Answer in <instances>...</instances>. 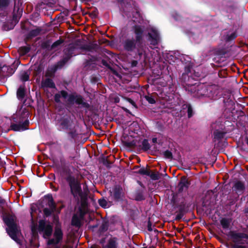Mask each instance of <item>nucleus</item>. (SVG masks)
I'll return each mask as SVG.
<instances>
[{
  "label": "nucleus",
  "instance_id": "7",
  "mask_svg": "<svg viewBox=\"0 0 248 248\" xmlns=\"http://www.w3.org/2000/svg\"><path fill=\"white\" fill-rule=\"evenodd\" d=\"M13 121L16 124L12 123L10 128L8 129L7 131H5L6 133H7L10 130L14 131H21L28 129L29 125V120H25L23 123H22L18 121V118L14 117H13Z\"/></svg>",
  "mask_w": 248,
  "mask_h": 248
},
{
  "label": "nucleus",
  "instance_id": "41",
  "mask_svg": "<svg viewBox=\"0 0 248 248\" xmlns=\"http://www.w3.org/2000/svg\"><path fill=\"white\" fill-rule=\"evenodd\" d=\"M15 25L12 23H6L3 25V28L6 31H9L14 29Z\"/></svg>",
  "mask_w": 248,
  "mask_h": 248
},
{
  "label": "nucleus",
  "instance_id": "17",
  "mask_svg": "<svg viewBox=\"0 0 248 248\" xmlns=\"http://www.w3.org/2000/svg\"><path fill=\"white\" fill-rule=\"evenodd\" d=\"M26 89L25 84L19 86L17 90L16 97L19 100L22 101L26 96Z\"/></svg>",
  "mask_w": 248,
  "mask_h": 248
},
{
  "label": "nucleus",
  "instance_id": "18",
  "mask_svg": "<svg viewBox=\"0 0 248 248\" xmlns=\"http://www.w3.org/2000/svg\"><path fill=\"white\" fill-rule=\"evenodd\" d=\"M223 102L226 108H232L234 105V102L230 94L227 97H224Z\"/></svg>",
  "mask_w": 248,
  "mask_h": 248
},
{
  "label": "nucleus",
  "instance_id": "5",
  "mask_svg": "<svg viewBox=\"0 0 248 248\" xmlns=\"http://www.w3.org/2000/svg\"><path fill=\"white\" fill-rule=\"evenodd\" d=\"M192 87L190 89H188V92L194 97L200 98L203 97H212L210 87L208 88L203 84L196 85Z\"/></svg>",
  "mask_w": 248,
  "mask_h": 248
},
{
  "label": "nucleus",
  "instance_id": "3",
  "mask_svg": "<svg viewBox=\"0 0 248 248\" xmlns=\"http://www.w3.org/2000/svg\"><path fill=\"white\" fill-rule=\"evenodd\" d=\"M61 97L63 99L67 98V102L69 105L72 106L76 104L78 106L81 105V107L87 109L90 108V105L84 101V97L76 93L68 94L66 91L62 90L60 92V93H57L54 95V99L55 102L57 103H60L61 102L60 100Z\"/></svg>",
  "mask_w": 248,
  "mask_h": 248
},
{
  "label": "nucleus",
  "instance_id": "39",
  "mask_svg": "<svg viewBox=\"0 0 248 248\" xmlns=\"http://www.w3.org/2000/svg\"><path fill=\"white\" fill-rule=\"evenodd\" d=\"M7 68L8 69L7 70L6 73H5L6 74H5V76H4V77H9L12 75L16 71L15 68H13V67L9 66H7Z\"/></svg>",
  "mask_w": 248,
  "mask_h": 248
},
{
  "label": "nucleus",
  "instance_id": "53",
  "mask_svg": "<svg viewBox=\"0 0 248 248\" xmlns=\"http://www.w3.org/2000/svg\"><path fill=\"white\" fill-rule=\"evenodd\" d=\"M191 67L190 66H186L185 67V73H188V75H189V74H190V75L191 74Z\"/></svg>",
  "mask_w": 248,
  "mask_h": 248
},
{
  "label": "nucleus",
  "instance_id": "10",
  "mask_svg": "<svg viewBox=\"0 0 248 248\" xmlns=\"http://www.w3.org/2000/svg\"><path fill=\"white\" fill-rule=\"evenodd\" d=\"M87 211L85 207H82L79 209V212L74 215L72 220L73 225L79 227L81 225V222L84 220V216L87 213Z\"/></svg>",
  "mask_w": 248,
  "mask_h": 248
},
{
  "label": "nucleus",
  "instance_id": "27",
  "mask_svg": "<svg viewBox=\"0 0 248 248\" xmlns=\"http://www.w3.org/2000/svg\"><path fill=\"white\" fill-rule=\"evenodd\" d=\"M232 219L230 218H223L220 220V224L224 229H228L230 228Z\"/></svg>",
  "mask_w": 248,
  "mask_h": 248
},
{
  "label": "nucleus",
  "instance_id": "20",
  "mask_svg": "<svg viewBox=\"0 0 248 248\" xmlns=\"http://www.w3.org/2000/svg\"><path fill=\"white\" fill-rule=\"evenodd\" d=\"M18 115L19 118H18V121L23 123L25 120H28L30 113L28 110L27 108H24L22 109L21 113L18 114Z\"/></svg>",
  "mask_w": 248,
  "mask_h": 248
},
{
  "label": "nucleus",
  "instance_id": "23",
  "mask_svg": "<svg viewBox=\"0 0 248 248\" xmlns=\"http://www.w3.org/2000/svg\"><path fill=\"white\" fill-rule=\"evenodd\" d=\"M41 86L42 87H46L49 88H55L56 86L52 79L47 78L45 81H42Z\"/></svg>",
  "mask_w": 248,
  "mask_h": 248
},
{
  "label": "nucleus",
  "instance_id": "36",
  "mask_svg": "<svg viewBox=\"0 0 248 248\" xmlns=\"http://www.w3.org/2000/svg\"><path fill=\"white\" fill-rule=\"evenodd\" d=\"M41 48L43 49H46L47 50H52L50 49L51 46L49 40L44 41L41 44Z\"/></svg>",
  "mask_w": 248,
  "mask_h": 248
},
{
  "label": "nucleus",
  "instance_id": "11",
  "mask_svg": "<svg viewBox=\"0 0 248 248\" xmlns=\"http://www.w3.org/2000/svg\"><path fill=\"white\" fill-rule=\"evenodd\" d=\"M81 42V40L78 39L74 44H70L68 47L63 50V58L68 61L73 57L74 52L76 49V46H78Z\"/></svg>",
  "mask_w": 248,
  "mask_h": 248
},
{
  "label": "nucleus",
  "instance_id": "51",
  "mask_svg": "<svg viewBox=\"0 0 248 248\" xmlns=\"http://www.w3.org/2000/svg\"><path fill=\"white\" fill-rule=\"evenodd\" d=\"M101 63L105 66L108 67V68H110V66L108 63V62L105 60L103 59L101 61Z\"/></svg>",
  "mask_w": 248,
  "mask_h": 248
},
{
  "label": "nucleus",
  "instance_id": "57",
  "mask_svg": "<svg viewBox=\"0 0 248 248\" xmlns=\"http://www.w3.org/2000/svg\"><path fill=\"white\" fill-rule=\"evenodd\" d=\"M223 73V74H225V72L224 71H219L218 72V75L220 78L225 77V76L223 75V74H222Z\"/></svg>",
  "mask_w": 248,
  "mask_h": 248
},
{
  "label": "nucleus",
  "instance_id": "52",
  "mask_svg": "<svg viewBox=\"0 0 248 248\" xmlns=\"http://www.w3.org/2000/svg\"><path fill=\"white\" fill-rule=\"evenodd\" d=\"M44 212L46 216H48L50 215L52 212H53L52 211V210H51L48 209L47 208H45L44 210Z\"/></svg>",
  "mask_w": 248,
  "mask_h": 248
},
{
  "label": "nucleus",
  "instance_id": "33",
  "mask_svg": "<svg viewBox=\"0 0 248 248\" xmlns=\"http://www.w3.org/2000/svg\"><path fill=\"white\" fill-rule=\"evenodd\" d=\"M149 176L154 180H158L160 178V174L157 172L150 171Z\"/></svg>",
  "mask_w": 248,
  "mask_h": 248
},
{
  "label": "nucleus",
  "instance_id": "59",
  "mask_svg": "<svg viewBox=\"0 0 248 248\" xmlns=\"http://www.w3.org/2000/svg\"><path fill=\"white\" fill-rule=\"evenodd\" d=\"M4 76H5V75L2 73V65L1 64H0V76L4 77Z\"/></svg>",
  "mask_w": 248,
  "mask_h": 248
},
{
  "label": "nucleus",
  "instance_id": "1",
  "mask_svg": "<svg viewBox=\"0 0 248 248\" xmlns=\"http://www.w3.org/2000/svg\"><path fill=\"white\" fill-rule=\"evenodd\" d=\"M131 31L133 35H127L123 39V48L128 54H135L140 58L145 52V27L137 24L131 27Z\"/></svg>",
  "mask_w": 248,
  "mask_h": 248
},
{
  "label": "nucleus",
  "instance_id": "37",
  "mask_svg": "<svg viewBox=\"0 0 248 248\" xmlns=\"http://www.w3.org/2000/svg\"><path fill=\"white\" fill-rule=\"evenodd\" d=\"M64 41L62 39H60L55 42H54L52 45L51 46L50 49H54L57 47H58L59 46H60L63 43Z\"/></svg>",
  "mask_w": 248,
  "mask_h": 248
},
{
  "label": "nucleus",
  "instance_id": "38",
  "mask_svg": "<svg viewBox=\"0 0 248 248\" xmlns=\"http://www.w3.org/2000/svg\"><path fill=\"white\" fill-rule=\"evenodd\" d=\"M10 4V0H0V9L7 7Z\"/></svg>",
  "mask_w": 248,
  "mask_h": 248
},
{
  "label": "nucleus",
  "instance_id": "8",
  "mask_svg": "<svg viewBox=\"0 0 248 248\" xmlns=\"http://www.w3.org/2000/svg\"><path fill=\"white\" fill-rule=\"evenodd\" d=\"M180 80L182 86L185 88L186 91L188 92V89L195 86L196 83L195 79L188 73H183L180 77Z\"/></svg>",
  "mask_w": 248,
  "mask_h": 248
},
{
  "label": "nucleus",
  "instance_id": "22",
  "mask_svg": "<svg viewBox=\"0 0 248 248\" xmlns=\"http://www.w3.org/2000/svg\"><path fill=\"white\" fill-rule=\"evenodd\" d=\"M117 1L120 4L121 8H123L124 12H127L128 9L131 7L130 0H117Z\"/></svg>",
  "mask_w": 248,
  "mask_h": 248
},
{
  "label": "nucleus",
  "instance_id": "56",
  "mask_svg": "<svg viewBox=\"0 0 248 248\" xmlns=\"http://www.w3.org/2000/svg\"><path fill=\"white\" fill-rule=\"evenodd\" d=\"M2 73L4 74H6L5 73H6V71H7V70L8 69L7 68V66L6 65H2Z\"/></svg>",
  "mask_w": 248,
  "mask_h": 248
},
{
  "label": "nucleus",
  "instance_id": "13",
  "mask_svg": "<svg viewBox=\"0 0 248 248\" xmlns=\"http://www.w3.org/2000/svg\"><path fill=\"white\" fill-rule=\"evenodd\" d=\"M63 236V234L61 229L59 226H57L55 228L52 238L49 239L47 241L59 245V244L62 241Z\"/></svg>",
  "mask_w": 248,
  "mask_h": 248
},
{
  "label": "nucleus",
  "instance_id": "42",
  "mask_svg": "<svg viewBox=\"0 0 248 248\" xmlns=\"http://www.w3.org/2000/svg\"><path fill=\"white\" fill-rule=\"evenodd\" d=\"M144 98H145L146 100L150 104H153L155 103V98L151 95H145Z\"/></svg>",
  "mask_w": 248,
  "mask_h": 248
},
{
  "label": "nucleus",
  "instance_id": "9",
  "mask_svg": "<svg viewBox=\"0 0 248 248\" xmlns=\"http://www.w3.org/2000/svg\"><path fill=\"white\" fill-rule=\"evenodd\" d=\"M102 248H118V239L111 235L107 236L100 241Z\"/></svg>",
  "mask_w": 248,
  "mask_h": 248
},
{
  "label": "nucleus",
  "instance_id": "44",
  "mask_svg": "<svg viewBox=\"0 0 248 248\" xmlns=\"http://www.w3.org/2000/svg\"><path fill=\"white\" fill-rule=\"evenodd\" d=\"M99 203L100 206L104 208H106L109 206L107 202L104 199L99 200Z\"/></svg>",
  "mask_w": 248,
  "mask_h": 248
},
{
  "label": "nucleus",
  "instance_id": "31",
  "mask_svg": "<svg viewBox=\"0 0 248 248\" xmlns=\"http://www.w3.org/2000/svg\"><path fill=\"white\" fill-rule=\"evenodd\" d=\"M43 70V67L41 64L37 65L34 69V75L35 76H40Z\"/></svg>",
  "mask_w": 248,
  "mask_h": 248
},
{
  "label": "nucleus",
  "instance_id": "47",
  "mask_svg": "<svg viewBox=\"0 0 248 248\" xmlns=\"http://www.w3.org/2000/svg\"><path fill=\"white\" fill-rule=\"evenodd\" d=\"M90 80H91V82L92 83H93V84H96L99 81V78L97 76H92L91 77Z\"/></svg>",
  "mask_w": 248,
  "mask_h": 248
},
{
  "label": "nucleus",
  "instance_id": "58",
  "mask_svg": "<svg viewBox=\"0 0 248 248\" xmlns=\"http://www.w3.org/2000/svg\"><path fill=\"white\" fill-rule=\"evenodd\" d=\"M138 64V62L136 60H133L131 62V65L132 67H135Z\"/></svg>",
  "mask_w": 248,
  "mask_h": 248
},
{
  "label": "nucleus",
  "instance_id": "34",
  "mask_svg": "<svg viewBox=\"0 0 248 248\" xmlns=\"http://www.w3.org/2000/svg\"><path fill=\"white\" fill-rule=\"evenodd\" d=\"M237 36L236 32H233L231 34H227L225 37V40L226 42H230L234 40Z\"/></svg>",
  "mask_w": 248,
  "mask_h": 248
},
{
  "label": "nucleus",
  "instance_id": "61",
  "mask_svg": "<svg viewBox=\"0 0 248 248\" xmlns=\"http://www.w3.org/2000/svg\"><path fill=\"white\" fill-rule=\"evenodd\" d=\"M163 155H172V154L170 151L167 150L164 153Z\"/></svg>",
  "mask_w": 248,
  "mask_h": 248
},
{
  "label": "nucleus",
  "instance_id": "6",
  "mask_svg": "<svg viewBox=\"0 0 248 248\" xmlns=\"http://www.w3.org/2000/svg\"><path fill=\"white\" fill-rule=\"evenodd\" d=\"M67 181L69 183L71 188V191L75 197H78L81 196L82 190L79 183L74 177L69 176Z\"/></svg>",
  "mask_w": 248,
  "mask_h": 248
},
{
  "label": "nucleus",
  "instance_id": "35",
  "mask_svg": "<svg viewBox=\"0 0 248 248\" xmlns=\"http://www.w3.org/2000/svg\"><path fill=\"white\" fill-rule=\"evenodd\" d=\"M29 74L27 71H24L20 75V80L23 82H26L29 80Z\"/></svg>",
  "mask_w": 248,
  "mask_h": 248
},
{
  "label": "nucleus",
  "instance_id": "28",
  "mask_svg": "<svg viewBox=\"0 0 248 248\" xmlns=\"http://www.w3.org/2000/svg\"><path fill=\"white\" fill-rule=\"evenodd\" d=\"M41 31V29L37 28L31 30L27 35V39H31L33 37L38 36Z\"/></svg>",
  "mask_w": 248,
  "mask_h": 248
},
{
  "label": "nucleus",
  "instance_id": "54",
  "mask_svg": "<svg viewBox=\"0 0 248 248\" xmlns=\"http://www.w3.org/2000/svg\"><path fill=\"white\" fill-rule=\"evenodd\" d=\"M232 236L234 238H240L242 237L241 234H240V233H233V232H232Z\"/></svg>",
  "mask_w": 248,
  "mask_h": 248
},
{
  "label": "nucleus",
  "instance_id": "45",
  "mask_svg": "<svg viewBox=\"0 0 248 248\" xmlns=\"http://www.w3.org/2000/svg\"><path fill=\"white\" fill-rule=\"evenodd\" d=\"M150 170L148 169H141L139 170V172L143 175L149 176Z\"/></svg>",
  "mask_w": 248,
  "mask_h": 248
},
{
  "label": "nucleus",
  "instance_id": "16",
  "mask_svg": "<svg viewBox=\"0 0 248 248\" xmlns=\"http://www.w3.org/2000/svg\"><path fill=\"white\" fill-rule=\"evenodd\" d=\"M232 189L236 193L241 194L245 189V184L241 181H237L235 183L232 187Z\"/></svg>",
  "mask_w": 248,
  "mask_h": 248
},
{
  "label": "nucleus",
  "instance_id": "60",
  "mask_svg": "<svg viewBox=\"0 0 248 248\" xmlns=\"http://www.w3.org/2000/svg\"><path fill=\"white\" fill-rule=\"evenodd\" d=\"M124 145L127 147H130L132 145V143L129 142H124Z\"/></svg>",
  "mask_w": 248,
  "mask_h": 248
},
{
  "label": "nucleus",
  "instance_id": "19",
  "mask_svg": "<svg viewBox=\"0 0 248 248\" xmlns=\"http://www.w3.org/2000/svg\"><path fill=\"white\" fill-rule=\"evenodd\" d=\"M188 186L189 183L186 177H183L178 185L179 192H181L184 189H186Z\"/></svg>",
  "mask_w": 248,
  "mask_h": 248
},
{
  "label": "nucleus",
  "instance_id": "40",
  "mask_svg": "<svg viewBox=\"0 0 248 248\" xmlns=\"http://www.w3.org/2000/svg\"><path fill=\"white\" fill-rule=\"evenodd\" d=\"M68 61L63 58L61 60L59 61L56 64L58 66V69L62 68Z\"/></svg>",
  "mask_w": 248,
  "mask_h": 248
},
{
  "label": "nucleus",
  "instance_id": "26",
  "mask_svg": "<svg viewBox=\"0 0 248 248\" xmlns=\"http://www.w3.org/2000/svg\"><path fill=\"white\" fill-rule=\"evenodd\" d=\"M140 146L141 147V150L145 152H148L152 147L150 145V144L149 143L148 140L147 139H144L142 140L141 144L140 145Z\"/></svg>",
  "mask_w": 248,
  "mask_h": 248
},
{
  "label": "nucleus",
  "instance_id": "32",
  "mask_svg": "<svg viewBox=\"0 0 248 248\" xmlns=\"http://www.w3.org/2000/svg\"><path fill=\"white\" fill-rule=\"evenodd\" d=\"M95 61L96 59L95 58H93V59H90L89 60H86V61L84 62V67L89 68L92 65H95Z\"/></svg>",
  "mask_w": 248,
  "mask_h": 248
},
{
  "label": "nucleus",
  "instance_id": "14",
  "mask_svg": "<svg viewBox=\"0 0 248 248\" xmlns=\"http://www.w3.org/2000/svg\"><path fill=\"white\" fill-rule=\"evenodd\" d=\"M148 40L151 45L155 46L158 44L160 36L158 31L155 29L151 28L150 32L148 33Z\"/></svg>",
  "mask_w": 248,
  "mask_h": 248
},
{
  "label": "nucleus",
  "instance_id": "55",
  "mask_svg": "<svg viewBox=\"0 0 248 248\" xmlns=\"http://www.w3.org/2000/svg\"><path fill=\"white\" fill-rule=\"evenodd\" d=\"M147 228H148V230L149 231L151 232L153 231V229L152 228V224L150 221H149L148 222Z\"/></svg>",
  "mask_w": 248,
  "mask_h": 248
},
{
  "label": "nucleus",
  "instance_id": "63",
  "mask_svg": "<svg viewBox=\"0 0 248 248\" xmlns=\"http://www.w3.org/2000/svg\"><path fill=\"white\" fill-rule=\"evenodd\" d=\"M82 154H86V153H88V152L87 149H85V148H83L82 149Z\"/></svg>",
  "mask_w": 248,
  "mask_h": 248
},
{
  "label": "nucleus",
  "instance_id": "30",
  "mask_svg": "<svg viewBox=\"0 0 248 248\" xmlns=\"http://www.w3.org/2000/svg\"><path fill=\"white\" fill-rule=\"evenodd\" d=\"M31 50V46H24L19 47V51L21 55H25L28 53Z\"/></svg>",
  "mask_w": 248,
  "mask_h": 248
},
{
  "label": "nucleus",
  "instance_id": "15",
  "mask_svg": "<svg viewBox=\"0 0 248 248\" xmlns=\"http://www.w3.org/2000/svg\"><path fill=\"white\" fill-rule=\"evenodd\" d=\"M176 86L172 84H170L167 87H166L165 89H164L163 92L167 94L166 96L168 97V100H170L171 99V98H173Z\"/></svg>",
  "mask_w": 248,
  "mask_h": 248
},
{
  "label": "nucleus",
  "instance_id": "2",
  "mask_svg": "<svg viewBox=\"0 0 248 248\" xmlns=\"http://www.w3.org/2000/svg\"><path fill=\"white\" fill-rule=\"evenodd\" d=\"M55 125L60 131L66 132L71 140H75L78 136L75 121L69 113L58 114L55 119Z\"/></svg>",
  "mask_w": 248,
  "mask_h": 248
},
{
  "label": "nucleus",
  "instance_id": "62",
  "mask_svg": "<svg viewBox=\"0 0 248 248\" xmlns=\"http://www.w3.org/2000/svg\"><path fill=\"white\" fill-rule=\"evenodd\" d=\"M157 139L156 138H153L152 139V142L154 144H155V143H157Z\"/></svg>",
  "mask_w": 248,
  "mask_h": 248
},
{
  "label": "nucleus",
  "instance_id": "21",
  "mask_svg": "<svg viewBox=\"0 0 248 248\" xmlns=\"http://www.w3.org/2000/svg\"><path fill=\"white\" fill-rule=\"evenodd\" d=\"M124 195V192L122 188L116 186L113 189V196L116 200H119Z\"/></svg>",
  "mask_w": 248,
  "mask_h": 248
},
{
  "label": "nucleus",
  "instance_id": "64",
  "mask_svg": "<svg viewBox=\"0 0 248 248\" xmlns=\"http://www.w3.org/2000/svg\"><path fill=\"white\" fill-rule=\"evenodd\" d=\"M236 248H247V247L243 246H238Z\"/></svg>",
  "mask_w": 248,
  "mask_h": 248
},
{
  "label": "nucleus",
  "instance_id": "24",
  "mask_svg": "<svg viewBox=\"0 0 248 248\" xmlns=\"http://www.w3.org/2000/svg\"><path fill=\"white\" fill-rule=\"evenodd\" d=\"M183 109H187V117L188 118H190L193 116L194 112L190 104L187 103L184 104L183 105Z\"/></svg>",
  "mask_w": 248,
  "mask_h": 248
},
{
  "label": "nucleus",
  "instance_id": "49",
  "mask_svg": "<svg viewBox=\"0 0 248 248\" xmlns=\"http://www.w3.org/2000/svg\"><path fill=\"white\" fill-rule=\"evenodd\" d=\"M32 231L33 236H32V238L31 240V245H35V244L33 243L32 240H33V239H34V240H35L36 239L37 236V234L35 232V230L32 229Z\"/></svg>",
  "mask_w": 248,
  "mask_h": 248
},
{
  "label": "nucleus",
  "instance_id": "50",
  "mask_svg": "<svg viewBox=\"0 0 248 248\" xmlns=\"http://www.w3.org/2000/svg\"><path fill=\"white\" fill-rule=\"evenodd\" d=\"M58 69V66H56L55 64L53 65L52 67L50 68V72L54 74Z\"/></svg>",
  "mask_w": 248,
  "mask_h": 248
},
{
  "label": "nucleus",
  "instance_id": "48",
  "mask_svg": "<svg viewBox=\"0 0 248 248\" xmlns=\"http://www.w3.org/2000/svg\"><path fill=\"white\" fill-rule=\"evenodd\" d=\"M172 16L174 18V19L176 21L180 20L182 18L181 16L177 13H173L172 14Z\"/></svg>",
  "mask_w": 248,
  "mask_h": 248
},
{
  "label": "nucleus",
  "instance_id": "43",
  "mask_svg": "<svg viewBox=\"0 0 248 248\" xmlns=\"http://www.w3.org/2000/svg\"><path fill=\"white\" fill-rule=\"evenodd\" d=\"M46 248H61V247L58 245L53 244L47 241Z\"/></svg>",
  "mask_w": 248,
  "mask_h": 248
},
{
  "label": "nucleus",
  "instance_id": "25",
  "mask_svg": "<svg viewBox=\"0 0 248 248\" xmlns=\"http://www.w3.org/2000/svg\"><path fill=\"white\" fill-rule=\"evenodd\" d=\"M98 46L96 44H92L90 45L85 44L79 47L81 50H85L88 51H92L93 50L95 49Z\"/></svg>",
  "mask_w": 248,
  "mask_h": 248
},
{
  "label": "nucleus",
  "instance_id": "12",
  "mask_svg": "<svg viewBox=\"0 0 248 248\" xmlns=\"http://www.w3.org/2000/svg\"><path fill=\"white\" fill-rule=\"evenodd\" d=\"M38 231L40 232H43V236L45 238L49 237L52 231V226L46 224L44 220H40L39 222Z\"/></svg>",
  "mask_w": 248,
  "mask_h": 248
},
{
  "label": "nucleus",
  "instance_id": "4",
  "mask_svg": "<svg viewBox=\"0 0 248 248\" xmlns=\"http://www.w3.org/2000/svg\"><path fill=\"white\" fill-rule=\"evenodd\" d=\"M4 221L8 226L6 230L10 236L17 243H20V232L16 224V217L8 215L4 217Z\"/></svg>",
  "mask_w": 248,
  "mask_h": 248
},
{
  "label": "nucleus",
  "instance_id": "29",
  "mask_svg": "<svg viewBox=\"0 0 248 248\" xmlns=\"http://www.w3.org/2000/svg\"><path fill=\"white\" fill-rule=\"evenodd\" d=\"M225 134V132L219 130H216L214 132V139L217 140H221L224 138Z\"/></svg>",
  "mask_w": 248,
  "mask_h": 248
},
{
  "label": "nucleus",
  "instance_id": "46",
  "mask_svg": "<svg viewBox=\"0 0 248 248\" xmlns=\"http://www.w3.org/2000/svg\"><path fill=\"white\" fill-rule=\"evenodd\" d=\"M48 205L52 211L54 212L56 209V206L55 203L53 202L52 199H51L48 203Z\"/></svg>",
  "mask_w": 248,
  "mask_h": 248
}]
</instances>
